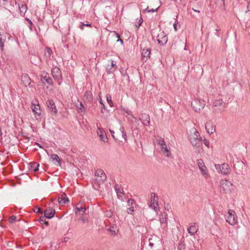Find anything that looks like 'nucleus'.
I'll return each mask as SVG.
<instances>
[{"instance_id": "obj_48", "label": "nucleus", "mask_w": 250, "mask_h": 250, "mask_svg": "<svg viewBox=\"0 0 250 250\" xmlns=\"http://www.w3.org/2000/svg\"><path fill=\"white\" fill-rule=\"evenodd\" d=\"M204 145L207 146L208 147H209V142L208 140H206V139H204Z\"/></svg>"}, {"instance_id": "obj_45", "label": "nucleus", "mask_w": 250, "mask_h": 250, "mask_svg": "<svg viewBox=\"0 0 250 250\" xmlns=\"http://www.w3.org/2000/svg\"><path fill=\"white\" fill-rule=\"evenodd\" d=\"M105 215L108 217H110L112 215V212L111 210L106 211L105 212Z\"/></svg>"}, {"instance_id": "obj_8", "label": "nucleus", "mask_w": 250, "mask_h": 250, "mask_svg": "<svg viewBox=\"0 0 250 250\" xmlns=\"http://www.w3.org/2000/svg\"><path fill=\"white\" fill-rule=\"evenodd\" d=\"M215 167L217 170H219L221 173L223 174H228L230 172L229 166L226 163H224L221 165H215Z\"/></svg>"}, {"instance_id": "obj_25", "label": "nucleus", "mask_w": 250, "mask_h": 250, "mask_svg": "<svg viewBox=\"0 0 250 250\" xmlns=\"http://www.w3.org/2000/svg\"><path fill=\"white\" fill-rule=\"evenodd\" d=\"M83 99L88 102H90L92 99V95L90 92H86L83 96Z\"/></svg>"}, {"instance_id": "obj_17", "label": "nucleus", "mask_w": 250, "mask_h": 250, "mask_svg": "<svg viewBox=\"0 0 250 250\" xmlns=\"http://www.w3.org/2000/svg\"><path fill=\"white\" fill-rule=\"evenodd\" d=\"M198 230V226L196 225L195 223L191 224L189 228L188 229V232L191 235H195Z\"/></svg>"}, {"instance_id": "obj_13", "label": "nucleus", "mask_w": 250, "mask_h": 250, "mask_svg": "<svg viewBox=\"0 0 250 250\" xmlns=\"http://www.w3.org/2000/svg\"><path fill=\"white\" fill-rule=\"evenodd\" d=\"M205 128L208 134H212L215 131V126L212 122H208L205 125Z\"/></svg>"}, {"instance_id": "obj_24", "label": "nucleus", "mask_w": 250, "mask_h": 250, "mask_svg": "<svg viewBox=\"0 0 250 250\" xmlns=\"http://www.w3.org/2000/svg\"><path fill=\"white\" fill-rule=\"evenodd\" d=\"M31 108L33 111V112L38 115H40L41 113V110H40V106L39 104H32L31 105Z\"/></svg>"}, {"instance_id": "obj_6", "label": "nucleus", "mask_w": 250, "mask_h": 250, "mask_svg": "<svg viewBox=\"0 0 250 250\" xmlns=\"http://www.w3.org/2000/svg\"><path fill=\"white\" fill-rule=\"evenodd\" d=\"M229 216L226 221L231 225H234L237 223V217L233 210L229 209L228 212Z\"/></svg>"}, {"instance_id": "obj_7", "label": "nucleus", "mask_w": 250, "mask_h": 250, "mask_svg": "<svg viewBox=\"0 0 250 250\" xmlns=\"http://www.w3.org/2000/svg\"><path fill=\"white\" fill-rule=\"evenodd\" d=\"M95 175L96 177V180L99 184L103 183L106 178L105 174L102 169H98L95 172Z\"/></svg>"}, {"instance_id": "obj_16", "label": "nucleus", "mask_w": 250, "mask_h": 250, "mask_svg": "<svg viewBox=\"0 0 250 250\" xmlns=\"http://www.w3.org/2000/svg\"><path fill=\"white\" fill-rule=\"evenodd\" d=\"M16 9L19 11L21 16H24L27 11V7L26 5L23 4L22 3L21 4L18 3L16 6Z\"/></svg>"}, {"instance_id": "obj_33", "label": "nucleus", "mask_w": 250, "mask_h": 250, "mask_svg": "<svg viewBox=\"0 0 250 250\" xmlns=\"http://www.w3.org/2000/svg\"><path fill=\"white\" fill-rule=\"evenodd\" d=\"M215 3L220 7H224L225 6V0H216Z\"/></svg>"}, {"instance_id": "obj_51", "label": "nucleus", "mask_w": 250, "mask_h": 250, "mask_svg": "<svg viewBox=\"0 0 250 250\" xmlns=\"http://www.w3.org/2000/svg\"><path fill=\"white\" fill-rule=\"evenodd\" d=\"M123 190V189L120 188H119L118 189H116V193L117 194H118L119 193H122Z\"/></svg>"}, {"instance_id": "obj_26", "label": "nucleus", "mask_w": 250, "mask_h": 250, "mask_svg": "<svg viewBox=\"0 0 250 250\" xmlns=\"http://www.w3.org/2000/svg\"><path fill=\"white\" fill-rule=\"evenodd\" d=\"M76 105L77 108L79 110V112H84L85 108L84 107V105L83 103L78 100L77 102L76 103Z\"/></svg>"}, {"instance_id": "obj_44", "label": "nucleus", "mask_w": 250, "mask_h": 250, "mask_svg": "<svg viewBox=\"0 0 250 250\" xmlns=\"http://www.w3.org/2000/svg\"><path fill=\"white\" fill-rule=\"evenodd\" d=\"M84 26H91V24H89V23H87V24L82 23L80 25L79 27H80V28L81 29L83 30Z\"/></svg>"}, {"instance_id": "obj_62", "label": "nucleus", "mask_w": 250, "mask_h": 250, "mask_svg": "<svg viewBox=\"0 0 250 250\" xmlns=\"http://www.w3.org/2000/svg\"><path fill=\"white\" fill-rule=\"evenodd\" d=\"M103 1L104 0H101V2H103Z\"/></svg>"}, {"instance_id": "obj_12", "label": "nucleus", "mask_w": 250, "mask_h": 250, "mask_svg": "<svg viewBox=\"0 0 250 250\" xmlns=\"http://www.w3.org/2000/svg\"><path fill=\"white\" fill-rule=\"evenodd\" d=\"M46 105L49 108V109L50 110V111L54 114H56L57 113V110L56 107V105L55 104V103L53 102L52 100H49L46 102Z\"/></svg>"}, {"instance_id": "obj_43", "label": "nucleus", "mask_w": 250, "mask_h": 250, "mask_svg": "<svg viewBox=\"0 0 250 250\" xmlns=\"http://www.w3.org/2000/svg\"><path fill=\"white\" fill-rule=\"evenodd\" d=\"M34 211L37 213H42L43 211L42 210V208L39 207H36L34 210Z\"/></svg>"}, {"instance_id": "obj_22", "label": "nucleus", "mask_w": 250, "mask_h": 250, "mask_svg": "<svg viewBox=\"0 0 250 250\" xmlns=\"http://www.w3.org/2000/svg\"><path fill=\"white\" fill-rule=\"evenodd\" d=\"M7 38L8 35L6 33H0V48L1 51L3 49L4 44Z\"/></svg>"}, {"instance_id": "obj_32", "label": "nucleus", "mask_w": 250, "mask_h": 250, "mask_svg": "<svg viewBox=\"0 0 250 250\" xmlns=\"http://www.w3.org/2000/svg\"><path fill=\"white\" fill-rule=\"evenodd\" d=\"M161 227L162 228V229H163L162 230V233H166L167 231V223H161Z\"/></svg>"}, {"instance_id": "obj_60", "label": "nucleus", "mask_w": 250, "mask_h": 250, "mask_svg": "<svg viewBox=\"0 0 250 250\" xmlns=\"http://www.w3.org/2000/svg\"><path fill=\"white\" fill-rule=\"evenodd\" d=\"M192 9H193L195 12H199V11H198V10H197L194 9L193 8Z\"/></svg>"}, {"instance_id": "obj_4", "label": "nucleus", "mask_w": 250, "mask_h": 250, "mask_svg": "<svg viewBox=\"0 0 250 250\" xmlns=\"http://www.w3.org/2000/svg\"><path fill=\"white\" fill-rule=\"evenodd\" d=\"M51 74L54 80L57 81L59 85L61 84L62 79V72L58 67H55L51 70Z\"/></svg>"}, {"instance_id": "obj_58", "label": "nucleus", "mask_w": 250, "mask_h": 250, "mask_svg": "<svg viewBox=\"0 0 250 250\" xmlns=\"http://www.w3.org/2000/svg\"><path fill=\"white\" fill-rule=\"evenodd\" d=\"M99 98H100V104H103V102H102V99H101V97H99Z\"/></svg>"}, {"instance_id": "obj_50", "label": "nucleus", "mask_w": 250, "mask_h": 250, "mask_svg": "<svg viewBox=\"0 0 250 250\" xmlns=\"http://www.w3.org/2000/svg\"><path fill=\"white\" fill-rule=\"evenodd\" d=\"M79 220L80 221L82 222V223H85L86 221H87V220L85 219V218H84L83 217H81L80 219H79Z\"/></svg>"}, {"instance_id": "obj_11", "label": "nucleus", "mask_w": 250, "mask_h": 250, "mask_svg": "<svg viewBox=\"0 0 250 250\" xmlns=\"http://www.w3.org/2000/svg\"><path fill=\"white\" fill-rule=\"evenodd\" d=\"M139 119L144 125L148 126L149 125L150 118L148 114L143 113L140 116Z\"/></svg>"}, {"instance_id": "obj_41", "label": "nucleus", "mask_w": 250, "mask_h": 250, "mask_svg": "<svg viewBox=\"0 0 250 250\" xmlns=\"http://www.w3.org/2000/svg\"><path fill=\"white\" fill-rule=\"evenodd\" d=\"M106 100H107V101L108 103L111 106H112V101H111V98L110 95H109V96L107 95L106 96Z\"/></svg>"}, {"instance_id": "obj_46", "label": "nucleus", "mask_w": 250, "mask_h": 250, "mask_svg": "<svg viewBox=\"0 0 250 250\" xmlns=\"http://www.w3.org/2000/svg\"><path fill=\"white\" fill-rule=\"evenodd\" d=\"M134 211L133 207H131L127 208V213L128 214H132Z\"/></svg>"}, {"instance_id": "obj_36", "label": "nucleus", "mask_w": 250, "mask_h": 250, "mask_svg": "<svg viewBox=\"0 0 250 250\" xmlns=\"http://www.w3.org/2000/svg\"><path fill=\"white\" fill-rule=\"evenodd\" d=\"M111 65V66H112V67H113V68H114V69L113 70H112L111 68L109 69L108 70V71H107V72H108V73H111V72H113L115 70V68H116V63H114L113 61H112Z\"/></svg>"}, {"instance_id": "obj_35", "label": "nucleus", "mask_w": 250, "mask_h": 250, "mask_svg": "<svg viewBox=\"0 0 250 250\" xmlns=\"http://www.w3.org/2000/svg\"><path fill=\"white\" fill-rule=\"evenodd\" d=\"M45 218H46V217H45L44 216H41V217H40V219L39 221H40V223L41 224H45L46 226H48V222H47V221H46V219H45Z\"/></svg>"}, {"instance_id": "obj_15", "label": "nucleus", "mask_w": 250, "mask_h": 250, "mask_svg": "<svg viewBox=\"0 0 250 250\" xmlns=\"http://www.w3.org/2000/svg\"><path fill=\"white\" fill-rule=\"evenodd\" d=\"M55 213V210L52 208H47L44 211V216L48 219L54 217Z\"/></svg>"}, {"instance_id": "obj_47", "label": "nucleus", "mask_w": 250, "mask_h": 250, "mask_svg": "<svg viewBox=\"0 0 250 250\" xmlns=\"http://www.w3.org/2000/svg\"><path fill=\"white\" fill-rule=\"evenodd\" d=\"M7 0H0V5H5L7 3Z\"/></svg>"}, {"instance_id": "obj_1", "label": "nucleus", "mask_w": 250, "mask_h": 250, "mask_svg": "<svg viewBox=\"0 0 250 250\" xmlns=\"http://www.w3.org/2000/svg\"><path fill=\"white\" fill-rule=\"evenodd\" d=\"M193 133L189 136V140L191 144L193 146L199 147L202 145V140L199 132L195 128L192 129Z\"/></svg>"}, {"instance_id": "obj_30", "label": "nucleus", "mask_w": 250, "mask_h": 250, "mask_svg": "<svg viewBox=\"0 0 250 250\" xmlns=\"http://www.w3.org/2000/svg\"><path fill=\"white\" fill-rule=\"evenodd\" d=\"M107 229L114 235H116L118 231V229H116V227L114 226L110 227L109 229Z\"/></svg>"}, {"instance_id": "obj_34", "label": "nucleus", "mask_w": 250, "mask_h": 250, "mask_svg": "<svg viewBox=\"0 0 250 250\" xmlns=\"http://www.w3.org/2000/svg\"><path fill=\"white\" fill-rule=\"evenodd\" d=\"M157 143L160 146H166V142L164 140L161 138L156 140Z\"/></svg>"}, {"instance_id": "obj_39", "label": "nucleus", "mask_w": 250, "mask_h": 250, "mask_svg": "<svg viewBox=\"0 0 250 250\" xmlns=\"http://www.w3.org/2000/svg\"><path fill=\"white\" fill-rule=\"evenodd\" d=\"M76 209L79 212H81V211L83 212V214L85 213V210H86L85 208H83L82 207H76Z\"/></svg>"}, {"instance_id": "obj_59", "label": "nucleus", "mask_w": 250, "mask_h": 250, "mask_svg": "<svg viewBox=\"0 0 250 250\" xmlns=\"http://www.w3.org/2000/svg\"><path fill=\"white\" fill-rule=\"evenodd\" d=\"M115 190L116 191V189H118V185H116L115 187Z\"/></svg>"}, {"instance_id": "obj_28", "label": "nucleus", "mask_w": 250, "mask_h": 250, "mask_svg": "<svg viewBox=\"0 0 250 250\" xmlns=\"http://www.w3.org/2000/svg\"><path fill=\"white\" fill-rule=\"evenodd\" d=\"M167 214L166 212L162 213L159 218L160 223L167 222Z\"/></svg>"}, {"instance_id": "obj_18", "label": "nucleus", "mask_w": 250, "mask_h": 250, "mask_svg": "<svg viewBox=\"0 0 250 250\" xmlns=\"http://www.w3.org/2000/svg\"><path fill=\"white\" fill-rule=\"evenodd\" d=\"M97 133L100 137L101 140L104 142H106L107 140V137L104 131L103 128H98L97 130Z\"/></svg>"}, {"instance_id": "obj_9", "label": "nucleus", "mask_w": 250, "mask_h": 250, "mask_svg": "<svg viewBox=\"0 0 250 250\" xmlns=\"http://www.w3.org/2000/svg\"><path fill=\"white\" fill-rule=\"evenodd\" d=\"M149 207L155 211H157L158 207V197H156L155 193L151 194V202Z\"/></svg>"}, {"instance_id": "obj_21", "label": "nucleus", "mask_w": 250, "mask_h": 250, "mask_svg": "<svg viewBox=\"0 0 250 250\" xmlns=\"http://www.w3.org/2000/svg\"><path fill=\"white\" fill-rule=\"evenodd\" d=\"M21 81L22 84L25 86H27L31 83V79L30 77L26 74L21 75Z\"/></svg>"}, {"instance_id": "obj_2", "label": "nucleus", "mask_w": 250, "mask_h": 250, "mask_svg": "<svg viewBox=\"0 0 250 250\" xmlns=\"http://www.w3.org/2000/svg\"><path fill=\"white\" fill-rule=\"evenodd\" d=\"M193 109L195 112H200L206 105V102L201 99H194L191 103Z\"/></svg>"}, {"instance_id": "obj_49", "label": "nucleus", "mask_w": 250, "mask_h": 250, "mask_svg": "<svg viewBox=\"0 0 250 250\" xmlns=\"http://www.w3.org/2000/svg\"><path fill=\"white\" fill-rule=\"evenodd\" d=\"M116 33V35L117 38H118V40L117 41L118 42L120 41L123 44V40L121 39H120V35L116 33Z\"/></svg>"}, {"instance_id": "obj_40", "label": "nucleus", "mask_w": 250, "mask_h": 250, "mask_svg": "<svg viewBox=\"0 0 250 250\" xmlns=\"http://www.w3.org/2000/svg\"><path fill=\"white\" fill-rule=\"evenodd\" d=\"M128 206L131 207H133V205L134 204V200L132 199H129L127 201Z\"/></svg>"}, {"instance_id": "obj_27", "label": "nucleus", "mask_w": 250, "mask_h": 250, "mask_svg": "<svg viewBox=\"0 0 250 250\" xmlns=\"http://www.w3.org/2000/svg\"><path fill=\"white\" fill-rule=\"evenodd\" d=\"M50 159L52 161L56 160L57 163H58L56 164L57 166H61V159L59 158V157L58 156V155L54 154H52L50 157Z\"/></svg>"}, {"instance_id": "obj_29", "label": "nucleus", "mask_w": 250, "mask_h": 250, "mask_svg": "<svg viewBox=\"0 0 250 250\" xmlns=\"http://www.w3.org/2000/svg\"><path fill=\"white\" fill-rule=\"evenodd\" d=\"M161 150L163 152L167 157L169 156L170 153L169 151V150L167 148V145L166 144V146H161Z\"/></svg>"}, {"instance_id": "obj_55", "label": "nucleus", "mask_w": 250, "mask_h": 250, "mask_svg": "<svg viewBox=\"0 0 250 250\" xmlns=\"http://www.w3.org/2000/svg\"><path fill=\"white\" fill-rule=\"evenodd\" d=\"M173 27H174V28L175 30L177 31V23H174L173 24Z\"/></svg>"}, {"instance_id": "obj_38", "label": "nucleus", "mask_w": 250, "mask_h": 250, "mask_svg": "<svg viewBox=\"0 0 250 250\" xmlns=\"http://www.w3.org/2000/svg\"><path fill=\"white\" fill-rule=\"evenodd\" d=\"M31 62L35 64V65H37V62H36V60L38 61L39 60V58L38 57H36V56H34L33 58H31Z\"/></svg>"}, {"instance_id": "obj_19", "label": "nucleus", "mask_w": 250, "mask_h": 250, "mask_svg": "<svg viewBox=\"0 0 250 250\" xmlns=\"http://www.w3.org/2000/svg\"><path fill=\"white\" fill-rule=\"evenodd\" d=\"M157 38L158 43L161 45H164L167 42V36L164 35L163 33L159 34L157 36Z\"/></svg>"}, {"instance_id": "obj_31", "label": "nucleus", "mask_w": 250, "mask_h": 250, "mask_svg": "<svg viewBox=\"0 0 250 250\" xmlns=\"http://www.w3.org/2000/svg\"><path fill=\"white\" fill-rule=\"evenodd\" d=\"M39 167V164L36 162H33L31 163V168L33 169L34 171H37L38 170V167Z\"/></svg>"}, {"instance_id": "obj_14", "label": "nucleus", "mask_w": 250, "mask_h": 250, "mask_svg": "<svg viewBox=\"0 0 250 250\" xmlns=\"http://www.w3.org/2000/svg\"><path fill=\"white\" fill-rule=\"evenodd\" d=\"M197 165L202 172V174L204 175L207 174V169L202 159H198L197 160Z\"/></svg>"}, {"instance_id": "obj_20", "label": "nucleus", "mask_w": 250, "mask_h": 250, "mask_svg": "<svg viewBox=\"0 0 250 250\" xmlns=\"http://www.w3.org/2000/svg\"><path fill=\"white\" fill-rule=\"evenodd\" d=\"M142 59L144 61H146L150 57V48H143L142 52Z\"/></svg>"}, {"instance_id": "obj_56", "label": "nucleus", "mask_w": 250, "mask_h": 250, "mask_svg": "<svg viewBox=\"0 0 250 250\" xmlns=\"http://www.w3.org/2000/svg\"><path fill=\"white\" fill-rule=\"evenodd\" d=\"M110 132H111V134H112V137L115 139V137H114V135H113V134L114 133V131H112V130H110Z\"/></svg>"}, {"instance_id": "obj_5", "label": "nucleus", "mask_w": 250, "mask_h": 250, "mask_svg": "<svg viewBox=\"0 0 250 250\" xmlns=\"http://www.w3.org/2000/svg\"><path fill=\"white\" fill-rule=\"evenodd\" d=\"M225 107V103L223 102L222 99L215 100L213 104V112H219Z\"/></svg>"}, {"instance_id": "obj_57", "label": "nucleus", "mask_w": 250, "mask_h": 250, "mask_svg": "<svg viewBox=\"0 0 250 250\" xmlns=\"http://www.w3.org/2000/svg\"><path fill=\"white\" fill-rule=\"evenodd\" d=\"M142 21H143V20L141 18L140 20H139V26L141 24L142 22Z\"/></svg>"}, {"instance_id": "obj_42", "label": "nucleus", "mask_w": 250, "mask_h": 250, "mask_svg": "<svg viewBox=\"0 0 250 250\" xmlns=\"http://www.w3.org/2000/svg\"><path fill=\"white\" fill-rule=\"evenodd\" d=\"M16 216H12L9 218V222L10 223H13L14 221L16 220Z\"/></svg>"}, {"instance_id": "obj_52", "label": "nucleus", "mask_w": 250, "mask_h": 250, "mask_svg": "<svg viewBox=\"0 0 250 250\" xmlns=\"http://www.w3.org/2000/svg\"><path fill=\"white\" fill-rule=\"evenodd\" d=\"M122 136L125 140H126V135L124 131L122 130Z\"/></svg>"}, {"instance_id": "obj_3", "label": "nucleus", "mask_w": 250, "mask_h": 250, "mask_svg": "<svg viewBox=\"0 0 250 250\" xmlns=\"http://www.w3.org/2000/svg\"><path fill=\"white\" fill-rule=\"evenodd\" d=\"M221 190H223L225 193H230L234 190V186L228 180H224L220 183Z\"/></svg>"}, {"instance_id": "obj_54", "label": "nucleus", "mask_w": 250, "mask_h": 250, "mask_svg": "<svg viewBox=\"0 0 250 250\" xmlns=\"http://www.w3.org/2000/svg\"><path fill=\"white\" fill-rule=\"evenodd\" d=\"M46 50H47V52L49 53V54H50V52L51 51V50L50 48L49 47H46Z\"/></svg>"}, {"instance_id": "obj_61", "label": "nucleus", "mask_w": 250, "mask_h": 250, "mask_svg": "<svg viewBox=\"0 0 250 250\" xmlns=\"http://www.w3.org/2000/svg\"><path fill=\"white\" fill-rule=\"evenodd\" d=\"M102 105H103V108H104V107H105L104 105V104H102Z\"/></svg>"}, {"instance_id": "obj_23", "label": "nucleus", "mask_w": 250, "mask_h": 250, "mask_svg": "<svg viewBox=\"0 0 250 250\" xmlns=\"http://www.w3.org/2000/svg\"><path fill=\"white\" fill-rule=\"evenodd\" d=\"M58 202L60 204L63 205L69 202V199L65 193H62L58 199Z\"/></svg>"}, {"instance_id": "obj_53", "label": "nucleus", "mask_w": 250, "mask_h": 250, "mask_svg": "<svg viewBox=\"0 0 250 250\" xmlns=\"http://www.w3.org/2000/svg\"><path fill=\"white\" fill-rule=\"evenodd\" d=\"M11 5H12L13 6V7H14L15 6L16 7L18 4L17 3L16 1H14L13 3L11 2Z\"/></svg>"}, {"instance_id": "obj_10", "label": "nucleus", "mask_w": 250, "mask_h": 250, "mask_svg": "<svg viewBox=\"0 0 250 250\" xmlns=\"http://www.w3.org/2000/svg\"><path fill=\"white\" fill-rule=\"evenodd\" d=\"M41 80L43 83L45 82L50 85H53V83L51 78L49 77L48 73L46 72H42L41 74Z\"/></svg>"}, {"instance_id": "obj_37", "label": "nucleus", "mask_w": 250, "mask_h": 250, "mask_svg": "<svg viewBox=\"0 0 250 250\" xmlns=\"http://www.w3.org/2000/svg\"><path fill=\"white\" fill-rule=\"evenodd\" d=\"M159 8V6L155 9H149L148 6H147L145 10V11H147L148 12H154L157 11L158 9Z\"/></svg>"}]
</instances>
